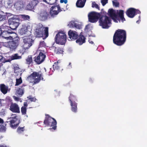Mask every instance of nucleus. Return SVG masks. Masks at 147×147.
<instances>
[{
  "label": "nucleus",
  "mask_w": 147,
  "mask_h": 147,
  "mask_svg": "<svg viewBox=\"0 0 147 147\" xmlns=\"http://www.w3.org/2000/svg\"><path fill=\"white\" fill-rule=\"evenodd\" d=\"M108 15L111 17L115 22H120V20L123 22L125 19L124 17V11L122 10H114L109 9L108 10Z\"/></svg>",
  "instance_id": "nucleus-3"
},
{
  "label": "nucleus",
  "mask_w": 147,
  "mask_h": 147,
  "mask_svg": "<svg viewBox=\"0 0 147 147\" xmlns=\"http://www.w3.org/2000/svg\"><path fill=\"white\" fill-rule=\"evenodd\" d=\"M19 69V67H14L15 71H16V70H18Z\"/></svg>",
  "instance_id": "nucleus-55"
},
{
  "label": "nucleus",
  "mask_w": 147,
  "mask_h": 147,
  "mask_svg": "<svg viewBox=\"0 0 147 147\" xmlns=\"http://www.w3.org/2000/svg\"><path fill=\"white\" fill-rule=\"evenodd\" d=\"M45 45V43L44 41L40 42V43L39 46L40 47L44 46Z\"/></svg>",
  "instance_id": "nucleus-47"
},
{
  "label": "nucleus",
  "mask_w": 147,
  "mask_h": 147,
  "mask_svg": "<svg viewBox=\"0 0 147 147\" xmlns=\"http://www.w3.org/2000/svg\"><path fill=\"white\" fill-rule=\"evenodd\" d=\"M48 13L45 11H42L41 12L38 17L39 19L41 20L45 21L47 20Z\"/></svg>",
  "instance_id": "nucleus-16"
},
{
  "label": "nucleus",
  "mask_w": 147,
  "mask_h": 147,
  "mask_svg": "<svg viewBox=\"0 0 147 147\" xmlns=\"http://www.w3.org/2000/svg\"><path fill=\"white\" fill-rule=\"evenodd\" d=\"M100 13L95 12L90 13L88 15L89 21L92 23L96 22L98 19H99V25L102 28L107 29L109 28L111 24V19L106 16H101Z\"/></svg>",
  "instance_id": "nucleus-1"
},
{
  "label": "nucleus",
  "mask_w": 147,
  "mask_h": 147,
  "mask_svg": "<svg viewBox=\"0 0 147 147\" xmlns=\"http://www.w3.org/2000/svg\"><path fill=\"white\" fill-rule=\"evenodd\" d=\"M22 17L24 20H28L30 18V16H29L25 15H22Z\"/></svg>",
  "instance_id": "nucleus-44"
},
{
  "label": "nucleus",
  "mask_w": 147,
  "mask_h": 147,
  "mask_svg": "<svg viewBox=\"0 0 147 147\" xmlns=\"http://www.w3.org/2000/svg\"><path fill=\"white\" fill-rule=\"evenodd\" d=\"M140 16H139V20H137L136 22L137 23H138V24H139V22L141 20H140Z\"/></svg>",
  "instance_id": "nucleus-54"
},
{
  "label": "nucleus",
  "mask_w": 147,
  "mask_h": 147,
  "mask_svg": "<svg viewBox=\"0 0 147 147\" xmlns=\"http://www.w3.org/2000/svg\"><path fill=\"white\" fill-rule=\"evenodd\" d=\"M78 37L76 42L79 45H81L85 42L86 38L83 35L80 34Z\"/></svg>",
  "instance_id": "nucleus-18"
},
{
  "label": "nucleus",
  "mask_w": 147,
  "mask_h": 147,
  "mask_svg": "<svg viewBox=\"0 0 147 147\" xmlns=\"http://www.w3.org/2000/svg\"><path fill=\"white\" fill-rule=\"evenodd\" d=\"M2 31L1 30V28H0V36L1 35Z\"/></svg>",
  "instance_id": "nucleus-59"
},
{
  "label": "nucleus",
  "mask_w": 147,
  "mask_h": 147,
  "mask_svg": "<svg viewBox=\"0 0 147 147\" xmlns=\"http://www.w3.org/2000/svg\"><path fill=\"white\" fill-rule=\"evenodd\" d=\"M57 0H43V1L51 5L55 3Z\"/></svg>",
  "instance_id": "nucleus-29"
},
{
  "label": "nucleus",
  "mask_w": 147,
  "mask_h": 147,
  "mask_svg": "<svg viewBox=\"0 0 147 147\" xmlns=\"http://www.w3.org/2000/svg\"><path fill=\"white\" fill-rule=\"evenodd\" d=\"M28 27L27 26H23L20 30V33L21 35L26 34L28 35L29 31L28 30Z\"/></svg>",
  "instance_id": "nucleus-20"
},
{
  "label": "nucleus",
  "mask_w": 147,
  "mask_h": 147,
  "mask_svg": "<svg viewBox=\"0 0 147 147\" xmlns=\"http://www.w3.org/2000/svg\"><path fill=\"white\" fill-rule=\"evenodd\" d=\"M112 2L113 5L115 7H118L119 6V3L117 0H114L112 1Z\"/></svg>",
  "instance_id": "nucleus-40"
},
{
  "label": "nucleus",
  "mask_w": 147,
  "mask_h": 147,
  "mask_svg": "<svg viewBox=\"0 0 147 147\" xmlns=\"http://www.w3.org/2000/svg\"><path fill=\"white\" fill-rule=\"evenodd\" d=\"M10 15L13 16L9 18L8 20L9 25L12 29L16 30L19 25V20L16 16L12 14Z\"/></svg>",
  "instance_id": "nucleus-8"
},
{
  "label": "nucleus",
  "mask_w": 147,
  "mask_h": 147,
  "mask_svg": "<svg viewBox=\"0 0 147 147\" xmlns=\"http://www.w3.org/2000/svg\"><path fill=\"white\" fill-rule=\"evenodd\" d=\"M3 119L0 118V123H3Z\"/></svg>",
  "instance_id": "nucleus-57"
},
{
  "label": "nucleus",
  "mask_w": 147,
  "mask_h": 147,
  "mask_svg": "<svg viewBox=\"0 0 147 147\" xmlns=\"http://www.w3.org/2000/svg\"><path fill=\"white\" fill-rule=\"evenodd\" d=\"M1 64H0V67H1Z\"/></svg>",
  "instance_id": "nucleus-63"
},
{
  "label": "nucleus",
  "mask_w": 147,
  "mask_h": 147,
  "mask_svg": "<svg viewBox=\"0 0 147 147\" xmlns=\"http://www.w3.org/2000/svg\"><path fill=\"white\" fill-rule=\"evenodd\" d=\"M51 50H52L54 51V53L57 54H59V53H63V51L61 50H60V51L59 52V51L58 49H57V48L54 47V46H52L51 48Z\"/></svg>",
  "instance_id": "nucleus-26"
},
{
  "label": "nucleus",
  "mask_w": 147,
  "mask_h": 147,
  "mask_svg": "<svg viewBox=\"0 0 147 147\" xmlns=\"http://www.w3.org/2000/svg\"><path fill=\"white\" fill-rule=\"evenodd\" d=\"M34 34L36 37H42L44 35L45 38H47L49 35L48 27L44 28L42 24H38L37 26Z\"/></svg>",
  "instance_id": "nucleus-4"
},
{
  "label": "nucleus",
  "mask_w": 147,
  "mask_h": 147,
  "mask_svg": "<svg viewBox=\"0 0 147 147\" xmlns=\"http://www.w3.org/2000/svg\"><path fill=\"white\" fill-rule=\"evenodd\" d=\"M0 147H7L5 146H0Z\"/></svg>",
  "instance_id": "nucleus-62"
},
{
  "label": "nucleus",
  "mask_w": 147,
  "mask_h": 147,
  "mask_svg": "<svg viewBox=\"0 0 147 147\" xmlns=\"http://www.w3.org/2000/svg\"><path fill=\"white\" fill-rule=\"evenodd\" d=\"M18 117L15 115H12L8 118L7 122L10 123V127L13 129L16 128L20 123V120L17 118Z\"/></svg>",
  "instance_id": "nucleus-7"
},
{
  "label": "nucleus",
  "mask_w": 147,
  "mask_h": 147,
  "mask_svg": "<svg viewBox=\"0 0 147 147\" xmlns=\"http://www.w3.org/2000/svg\"><path fill=\"white\" fill-rule=\"evenodd\" d=\"M59 62L58 61L54 63L53 65V67L54 70H58L59 68V67L58 65Z\"/></svg>",
  "instance_id": "nucleus-31"
},
{
  "label": "nucleus",
  "mask_w": 147,
  "mask_h": 147,
  "mask_svg": "<svg viewBox=\"0 0 147 147\" xmlns=\"http://www.w3.org/2000/svg\"><path fill=\"white\" fill-rule=\"evenodd\" d=\"M4 61V58L1 55H0V62H3Z\"/></svg>",
  "instance_id": "nucleus-49"
},
{
  "label": "nucleus",
  "mask_w": 147,
  "mask_h": 147,
  "mask_svg": "<svg viewBox=\"0 0 147 147\" xmlns=\"http://www.w3.org/2000/svg\"><path fill=\"white\" fill-rule=\"evenodd\" d=\"M57 49H59L58 51H59V52H60V50H62V49H59V48H58Z\"/></svg>",
  "instance_id": "nucleus-60"
},
{
  "label": "nucleus",
  "mask_w": 147,
  "mask_h": 147,
  "mask_svg": "<svg viewBox=\"0 0 147 147\" xmlns=\"http://www.w3.org/2000/svg\"><path fill=\"white\" fill-rule=\"evenodd\" d=\"M44 123L47 125L53 127L52 128H50L51 130L52 129L55 130L56 128L57 122L53 118L51 117H46L44 122Z\"/></svg>",
  "instance_id": "nucleus-9"
},
{
  "label": "nucleus",
  "mask_w": 147,
  "mask_h": 147,
  "mask_svg": "<svg viewBox=\"0 0 147 147\" xmlns=\"http://www.w3.org/2000/svg\"><path fill=\"white\" fill-rule=\"evenodd\" d=\"M74 27L76 28L77 29H80L81 28V26L79 24L76 23Z\"/></svg>",
  "instance_id": "nucleus-48"
},
{
  "label": "nucleus",
  "mask_w": 147,
  "mask_h": 147,
  "mask_svg": "<svg viewBox=\"0 0 147 147\" xmlns=\"http://www.w3.org/2000/svg\"><path fill=\"white\" fill-rule=\"evenodd\" d=\"M60 7L59 6H53L51 7L50 9V14L52 17H54L57 15L59 12H60Z\"/></svg>",
  "instance_id": "nucleus-12"
},
{
  "label": "nucleus",
  "mask_w": 147,
  "mask_h": 147,
  "mask_svg": "<svg viewBox=\"0 0 147 147\" xmlns=\"http://www.w3.org/2000/svg\"><path fill=\"white\" fill-rule=\"evenodd\" d=\"M76 23L74 21H71L69 22L68 26L70 27L74 28L76 24Z\"/></svg>",
  "instance_id": "nucleus-38"
},
{
  "label": "nucleus",
  "mask_w": 147,
  "mask_h": 147,
  "mask_svg": "<svg viewBox=\"0 0 147 147\" xmlns=\"http://www.w3.org/2000/svg\"><path fill=\"white\" fill-rule=\"evenodd\" d=\"M71 111L75 113L77 112V103L76 102L70 103Z\"/></svg>",
  "instance_id": "nucleus-25"
},
{
  "label": "nucleus",
  "mask_w": 147,
  "mask_h": 147,
  "mask_svg": "<svg viewBox=\"0 0 147 147\" xmlns=\"http://www.w3.org/2000/svg\"><path fill=\"white\" fill-rule=\"evenodd\" d=\"M66 35L64 33L59 32L55 36V41L57 44L63 45L66 42Z\"/></svg>",
  "instance_id": "nucleus-6"
},
{
  "label": "nucleus",
  "mask_w": 147,
  "mask_h": 147,
  "mask_svg": "<svg viewBox=\"0 0 147 147\" xmlns=\"http://www.w3.org/2000/svg\"><path fill=\"white\" fill-rule=\"evenodd\" d=\"M24 127H18L17 129V132L19 134L22 133L24 130Z\"/></svg>",
  "instance_id": "nucleus-39"
},
{
  "label": "nucleus",
  "mask_w": 147,
  "mask_h": 147,
  "mask_svg": "<svg viewBox=\"0 0 147 147\" xmlns=\"http://www.w3.org/2000/svg\"><path fill=\"white\" fill-rule=\"evenodd\" d=\"M28 104L27 102H25L24 103V106L22 107H24L26 108V107H27Z\"/></svg>",
  "instance_id": "nucleus-51"
},
{
  "label": "nucleus",
  "mask_w": 147,
  "mask_h": 147,
  "mask_svg": "<svg viewBox=\"0 0 147 147\" xmlns=\"http://www.w3.org/2000/svg\"><path fill=\"white\" fill-rule=\"evenodd\" d=\"M9 28H8V29L7 30H5L7 31V32L8 33V34L10 35V34H13L14 33L13 32V30H15V29H12L11 27L9 26Z\"/></svg>",
  "instance_id": "nucleus-35"
},
{
  "label": "nucleus",
  "mask_w": 147,
  "mask_h": 147,
  "mask_svg": "<svg viewBox=\"0 0 147 147\" xmlns=\"http://www.w3.org/2000/svg\"><path fill=\"white\" fill-rule=\"evenodd\" d=\"M24 88L23 86L18 88L16 91V94L19 96H21L24 94Z\"/></svg>",
  "instance_id": "nucleus-22"
},
{
  "label": "nucleus",
  "mask_w": 147,
  "mask_h": 147,
  "mask_svg": "<svg viewBox=\"0 0 147 147\" xmlns=\"http://www.w3.org/2000/svg\"><path fill=\"white\" fill-rule=\"evenodd\" d=\"M140 11L133 8H130L127 11L126 14L127 16L130 18H133L137 13H140Z\"/></svg>",
  "instance_id": "nucleus-11"
},
{
  "label": "nucleus",
  "mask_w": 147,
  "mask_h": 147,
  "mask_svg": "<svg viewBox=\"0 0 147 147\" xmlns=\"http://www.w3.org/2000/svg\"><path fill=\"white\" fill-rule=\"evenodd\" d=\"M9 109L13 113H19L20 112L18 105L15 103H11Z\"/></svg>",
  "instance_id": "nucleus-14"
},
{
  "label": "nucleus",
  "mask_w": 147,
  "mask_h": 147,
  "mask_svg": "<svg viewBox=\"0 0 147 147\" xmlns=\"http://www.w3.org/2000/svg\"><path fill=\"white\" fill-rule=\"evenodd\" d=\"M14 6L17 10H20L23 7V3L22 2L18 1L15 3Z\"/></svg>",
  "instance_id": "nucleus-24"
},
{
  "label": "nucleus",
  "mask_w": 147,
  "mask_h": 147,
  "mask_svg": "<svg viewBox=\"0 0 147 147\" xmlns=\"http://www.w3.org/2000/svg\"><path fill=\"white\" fill-rule=\"evenodd\" d=\"M1 36L3 38L7 40H12L13 39L12 37L9 36V34L5 30L2 31Z\"/></svg>",
  "instance_id": "nucleus-19"
},
{
  "label": "nucleus",
  "mask_w": 147,
  "mask_h": 147,
  "mask_svg": "<svg viewBox=\"0 0 147 147\" xmlns=\"http://www.w3.org/2000/svg\"><path fill=\"white\" fill-rule=\"evenodd\" d=\"M7 16L5 15H0V21H4L6 19Z\"/></svg>",
  "instance_id": "nucleus-42"
},
{
  "label": "nucleus",
  "mask_w": 147,
  "mask_h": 147,
  "mask_svg": "<svg viewBox=\"0 0 147 147\" xmlns=\"http://www.w3.org/2000/svg\"><path fill=\"white\" fill-rule=\"evenodd\" d=\"M22 82V80L21 79V78L20 77L19 79H16V82L15 85V86H17L19 85V84H21Z\"/></svg>",
  "instance_id": "nucleus-33"
},
{
  "label": "nucleus",
  "mask_w": 147,
  "mask_h": 147,
  "mask_svg": "<svg viewBox=\"0 0 147 147\" xmlns=\"http://www.w3.org/2000/svg\"><path fill=\"white\" fill-rule=\"evenodd\" d=\"M21 58V56L19 55L17 53L11 56V58L12 60L20 59Z\"/></svg>",
  "instance_id": "nucleus-27"
},
{
  "label": "nucleus",
  "mask_w": 147,
  "mask_h": 147,
  "mask_svg": "<svg viewBox=\"0 0 147 147\" xmlns=\"http://www.w3.org/2000/svg\"><path fill=\"white\" fill-rule=\"evenodd\" d=\"M67 0H60V2L61 3H63L64 2L65 3H66L67 1Z\"/></svg>",
  "instance_id": "nucleus-52"
},
{
  "label": "nucleus",
  "mask_w": 147,
  "mask_h": 147,
  "mask_svg": "<svg viewBox=\"0 0 147 147\" xmlns=\"http://www.w3.org/2000/svg\"><path fill=\"white\" fill-rule=\"evenodd\" d=\"M8 87L5 85L2 84L0 85V89L1 92L4 94H6L8 92Z\"/></svg>",
  "instance_id": "nucleus-21"
},
{
  "label": "nucleus",
  "mask_w": 147,
  "mask_h": 147,
  "mask_svg": "<svg viewBox=\"0 0 147 147\" xmlns=\"http://www.w3.org/2000/svg\"><path fill=\"white\" fill-rule=\"evenodd\" d=\"M27 63L28 64H30L31 63L32 61V57L31 56H29L26 59Z\"/></svg>",
  "instance_id": "nucleus-32"
},
{
  "label": "nucleus",
  "mask_w": 147,
  "mask_h": 147,
  "mask_svg": "<svg viewBox=\"0 0 147 147\" xmlns=\"http://www.w3.org/2000/svg\"><path fill=\"white\" fill-rule=\"evenodd\" d=\"M71 63H69L68 65V68H70L71 67Z\"/></svg>",
  "instance_id": "nucleus-58"
},
{
  "label": "nucleus",
  "mask_w": 147,
  "mask_h": 147,
  "mask_svg": "<svg viewBox=\"0 0 147 147\" xmlns=\"http://www.w3.org/2000/svg\"><path fill=\"white\" fill-rule=\"evenodd\" d=\"M69 101L70 103L75 102V101L76 100V97L71 94H70V96L69 97Z\"/></svg>",
  "instance_id": "nucleus-28"
},
{
  "label": "nucleus",
  "mask_w": 147,
  "mask_h": 147,
  "mask_svg": "<svg viewBox=\"0 0 147 147\" xmlns=\"http://www.w3.org/2000/svg\"><path fill=\"white\" fill-rule=\"evenodd\" d=\"M101 3L103 6L108 3V0H101Z\"/></svg>",
  "instance_id": "nucleus-46"
},
{
  "label": "nucleus",
  "mask_w": 147,
  "mask_h": 147,
  "mask_svg": "<svg viewBox=\"0 0 147 147\" xmlns=\"http://www.w3.org/2000/svg\"><path fill=\"white\" fill-rule=\"evenodd\" d=\"M5 125H5H0V131L5 132L6 131V129Z\"/></svg>",
  "instance_id": "nucleus-37"
},
{
  "label": "nucleus",
  "mask_w": 147,
  "mask_h": 147,
  "mask_svg": "<svg viewBox=\"0 0 147 147\" xmlns=\"http://www.w3.org/2000/svg\"><path fill=\"white\" fill-rule=\"evenodd\" d=\"M3 0H0V4L1 3Z\"/></svg>",
  "instance_id": "nucleus-61"
},
{
  "label": "nucleus",
  "mask_w": 147,
  "mask_h": 147,
  "mask_svg": "<svg viewBox=\"0 0 147 147\" xmlns=\"http://www.w3.org/2000/svg\"><path fill=\"white\" fill-rule=\"evenodd\" d=\"M30 2L34 8L38 4V0H33Z\"/></svg>",
  "instance_id": "nucleus-36"
},
{
  "label": "nucleus",
  "mask_w": 147,
  "mask_h": 147,
  "mask_svg": "<svg viewBox=\"0 0 147 147\" xmlns=\"http://www.w3.org/2000/svg\"><path fill=\"white\" fill-rule=\"evenodd\" d=\"M88 41L90 43L92 44H93L94 43V42L92 41H91L90 39Z\"/></svg>",
  "instance_id": "nucleus-56"
},
{
  "label": "nucleus",
  "mask_w": 147,
  "mask_h": 147,
  "mask_svg": "<svg viewBox=\"0 0 147 147\" xmlns=\"http://www.w3.org/2000/svg\"><path fill=\"white\" fill-rule=\"evenodd\" d=\"M126 32L125 30H118L113 37V42L115 44L121 46L124 44L126 40Z\"/></svg>",
  "instance_id": "nucleus-2"
},
{
  "label": "nucleus",
  "mask_w": 147,
  "mask_h": 147,
  "mask_svg": "<svg viewBox=\"0 0 147 147\" xmlns=\"http://www.w3.org/2000/svg\"><path fill=\"white\" fill-rule=\"evenodd\" d=\"M34 8V7L30 2L27 5L26 7V9L28 10H31L33 9Z\"/></svg>",
  "instance_id": "nucleus-30"
},
{
  "label": "nucleus",
  "mask_w": 147,
  "mask_h": 147,
  "mask_svg": "<svg viewBox=\"0 0 147 147\" xmlns=\"http://www.w3.org/2000/svg\"><path fill=\"white\" fill-rule=\"evenodd\" d=\"M46 58V55L40 52L37 57H35L34 61L37 64H39L43 62Z\"/></svg>",
  "instance_id": "nucleus-13"
},
{
  "label": "nucleus",
  "mask_w": 147,
  "mask_h": 147,
  "mask_svg": "<svg viewBox=\"0 0 147 147\" xmlns=\"http://www.w3.org/2000/svg\"><path fill=\"white\" fill-rule=\"evenodd\" d=\"M17 43L9 41L8 42V47L11 50L15 49L18 46Z\"/></svg>",
  "instance_id": "nucleus-17"
},
{
  "label": "nucleus",
  "mask_w": 147,
  "mask_h": 147,
  "mask_svg": "<svg viewBox=\"0 0 147 147\" xmlns=\"http://www.w3.org/2000/svg\"><path fill=\"white\" fill-rule=\"evenodd\" d=\"M92 7H95L96 9H99V7L98 5L95 2L92 3Z\"/></svg>",
  "instance_id": "nucleus-43"
},
{
  "label": "nucleus",
  "mask_w": 147,
  "mask_h": 147,
  "mask_svg": "<svg viewBox=\"0 0 147 147\" xmlns=\"http://www.w3.org/2000/svg\"><path fill=\"white\" fill-rule=\"evenodd\" d=\"M68 34L69 36V40H76L78 37V34L75 31L70 30L69 31Z\"/></svg>",
  "instance_id": "nucleus-15"
},
{
  "label": "nucleus",
  "mask_w": 147,
  "mask_h": 147,
  "mask_svg": "<svg viewBox=\"0 0 147 147\" xmlns=\"http://www.w3.org/2000/svg\"><path fill=\"white\" fill-rule=\"evenodd\" d=\"M86 0H78L76 3V5L78 7H82L84 5Z\"/></svg>",
  "instance_id": "nucleus-23"
},
{
  "label": "nucleus",
  "mask_w": 147,
  "mask_h": 147,
  "mask_svg": "<svg viewBox=\"0 0 147 147\" xmlns=\"http://www.w3.org/2000/svg\"><path fill=\"white\" fill-rule=\"evenodd\" d=\"M13 97L14 99L17 101H18L20 99V98H19L15 96H13Z\"/></svg>",
  "instance_id": "nucleus-53"
},
{
  "label": "nucleus",
  "mask_w": 147,
  "mask_h": 147,
  "mask_svg": "<svg viewBox=\"0 0 147 147\" xmlns=\"http://www.w3.org/2000/svg\"><path fill=\"white\" fill-rule=\"evenodd\" d=\"M22 38L24 43L23 45V47L25 49L29 48L33 43V40L28 36H25L22 37Z\"/></svg>",
  "instance_id": "nucleus-10"
},
{
  "label": "nucleus",
  "mask_w": 147,
  "mask_h": 147,
  "mask_svg": "<svg viewBox=\"0 0 147 147\" xmlns=\"http://www.w3.org/2000/svg\"><path fill=\"white\" fill-rule=\"evenodd\" d=\"M21 112L22 115H26V108H24V107H22L21 108Z\"/></svg>",
  "instance_id": "nucleus-41"
},
{
  "label": "nucleus",
  "mask_w": 147,
  "mask_h": 147,
  "mask_svg": "<svg viewBox=\"0 0 147 147\" xmlns=\"http://www.w3.org/2000/svg\"><path fill=\"white\" fill-rule=\"evenodd\" d=\"M9 26H8L5 25V24H3L1 26V28L5 30H7L8 28H9Z\"/></svg>",
  "instance_id": "nucleus-45"
},
{
  "label": "nucleus",
  "mask_w": 147,
  "mask_h": 147,
  "mask_svg": "<svg viewBox=\"0 0 147 147\" xmlns=\"http://www.w3.org/2000/svg\"><path fill=\"white\" fill-rule=\"evenodd\" d=\"M27 80L30 82L32 83L33 84L39 82L41 80H43L42 75L39 73L34 72L30 76H29Z\"/></svg>",
  "instance_id": "nucleus-5"
},
{
  "label": "nucleus",
  "mask_w": 147,
  "mask_h": 147,
  "mask_svg": "<svg viewBox=\"0 0 147 147\" xmlns=\"http://www.w3.org/2000/svg\"><path fill=\"white\" fill-rule=\"evenodd\" d=\"M31 101H35L36 100V98L34 97L30 98H29Z\"/></svg>",
  "instance_id": "nucleus-50"
},
{
  "label": "nucleus",
  "mask_w": 147,
  "mask_h": 147,
  "mask_svg": "<svg viewBox=\"0 0 147 147\" xmlns=\"http://www.w3.org/2000/svg\"><path fill=\"white\" fill-rule=\"evenodd\" d=\"M13 41L17 43L18 45H19L20 43V39L19 37L17 36L16 37L14 38H13Z\"/></svg>",
  "instance_id": "nucleus-34"
}]
</instances>
